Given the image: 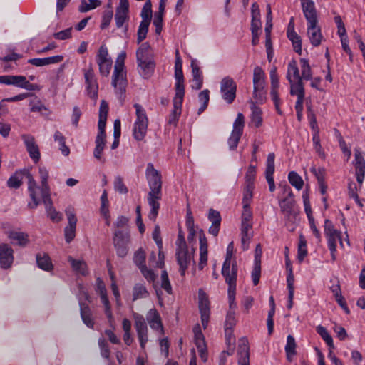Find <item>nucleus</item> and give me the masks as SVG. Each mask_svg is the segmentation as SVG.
Wrapping results in <instances>:
<instances>
[{"mask_svg":"<svg viewBox=\"0 0 365 365\" xmlns=\"http://www.w3.org/2000/svg\"><path fill=\"white\" fill-rule=\"evenodd\" d=\"M250 104L252 110V123L254 124L255 126L258 127L262 123V110L256 106L254 101H251Z\"/></svg>","mask_w":365,"mask_h":365,"instance_id":"nucleus-51","label":"nucleus"},{"mask_svg":"<svg viewBox=\"0 0 365 365\" xmlns=\"http://www.w3.org/2000/svg\"><path fill=\"white\" fill-rule=\"evenodd\" d=\"M184 95L182 93H176L173 98V110L168 118V123L170 125H176L178 121L179 117L181 115L182 105L183 102Z\"/></svg>","mask_w":365,"mask_h":365,"instance_id":"nucleus-23","label":"nucleus"},{"mask_svg":"<svg viewBox=\"0 0 365 365\" xmlns=\"http://www.w3.org/2000/svg\"><path fill=\"white\" fill-rule=\"evenodd\" d=\"M300 67L301 70H299V77L302 79V81L311 79V68L308 61L306 59L302 58L300 60Z\"/></svg>","mask_w":365,"mask_h":365,"instance_id":"nucleus-53","label":"nucleus"},{"mask_svg":"<svg viewBox=\"0 0 365 365\" xmlns=\"http://www.w3.org/2000/svg\"><path fill=\"white\" fill-rule=\"evenodd\" d=\"M317 332L320 335L323 340L326 342L329 348L334 349V345L331 336L329 334L325 327L322 325L317 327Z\"/></svg>","mask_w":365,"mask_h":365,"instance_id":"nucleus-54","label":"nucleus"},{"mask_svg":"<svg viewBox=\"0 0 365 365\" xmlns=\"http://www.w3.org/2000/svg\"><path fill=\"white\" fill-rule=\"evenodd\" d=\"M135 328L137 332L140 346L142 349L145 348V344L148 341V329L143 316L135 314H134Z\"/></svg>","mask_w":365,"mask_h":365,"instance_id":"nucleus-12","label":"nucleus"},{"mask_svg":"<svg viewBox=\"0 0 365 365\" xmlns=\"http://www.w3.org/2000/svg\"><path fill=\"white\" fill-rule=\"evenodd\" d=\"M54 141L58 143L59 150L61 153L68 156L70 153L69 148L66 145V139L63 134L59 131H56L53 135Z\"/></svg>","mask_w":365,"mask_h":365,"instance_id":"nucleus-48","label":"nucleus"},{"mask_svg":"<svg viewBox=\"0 0 365 365\" xmlns=\"http://www.w3.org/2000/svg\"><path fill=\"white\" fill-rule=\"evenodd\" d=\"M283 199L279 200V205L283 212L289 214L292 212L294 200L290 187L287 185L283 186Z\"/></svg>","mask_w":365,"mask_h":365,"instance_id":"nucleus-21","label":"nucleus"},{"mask_svg":"<svg viewBox=\"0 0 365 365\" xmlns=\"http://www.w3.org/2000/svg\"><path fill=\"white\" fill-rule=\"evenodd\" d=\"M95 143H96V148L93 151V155L96 159L101 160V153L103 150L105 143H106L105 138H101V137H96Z\"/></svg>","mask_w":365,"mask_h":365,"instance_id":"nucleus-59","label":"nucleus"},{"mask_svg":"<svg viewBox=\"0 0 365 365\" xmlns=\"http://www.w3.org/2000/svg\"><path fill=\"white\" fill-rule=\"evenodd\" d=\"M14 250L6 243L0 244V267L4 269L11 267L14 262Z\"/></svg>","mask_w":365,"mask_h":365,"instance_id":"nucleus-17","label":"nucleus"},{"mask_svg":"<svg viewBox=\"0 0 365 365\" xmlns=\"http://www.w3.org/2000/svg\"><path fill=\"white\" fill-rule=\"evenodd\" d=\"M253 98L255 103H263L266 98L264 87H253Z\"/></svg>","mask_w":365,"mask_h":365,"instance_id":"nucleus-58","label":"nucleus"},{"mask_svg":"<svg viewBox=\"0 0 365 365\" xmlns=\"http://www.w3.org/2000/svg\"><path fill=\"white\" fill-rule=\"evenodd\" d=\"M7 236L9 240L21 247H25L29 243L28 234L23 232L10 231Z\"/></svg>","mask_w":365,"mask_h":365,"instance_id":"nucleus-40","label":"nucleus"},{"mask_svg":"<svg viewBox=\"0 0 365 365\" xmlns=\"http://www.w3.org/2000/svg\"><path fill=\"white\" fill-rule=\"evenodd\" d=\"M265 86V73L259 66L254 68L253 73V87Z\"/></svg>","mask_w":365,"mask_h":365,"instance_id":"nucleus-45","label":"nucleus"},{"mask_svg":"<svg viewBox=\"0 0 365 365\" xmlns=\"http://www.w3.org/2000/svg\"><path fill=\"white\" fill-rule=\"evenodd\" d=\"M38 174L41 179V187H38L39 189L36 191V196L39 197V195H41V197L51 195L50 188L47 182L49 176L48 170L44 166H39Z\"/></svg>","mask_w":365,"mask_h":365,"instance_id":"nucleus-25","label":"nucleus"},{"mask_svg":"<svg viewBox=\"0 0 365 365\" xmlns=\"http://www.w3.org/2000/svg\"><path fill=\"white\" fill-rule=\"evenodd\" d=\"M262 247L259 244L256 246L255 251V262L254 267L252 272V279L254 285H257L260 279L261 274V257H262Z\"/></svg>","mask_w":365,"mask_h":365,"instance_id":"nucleus-27","label":"nucleus"},{"mask_svg":"<svg viewBox=\"0 0 365 365\" xmlns=\"http://www.w3.org/2000/svg\"><path fill=\"white\" fill-rule=\"evenodd\" d=\"M63 56L61 55L46 57L43 58H31L28 63L36 67H42L50 64H55L63 61Z\"/></svg>","mask_w":365,"mask_h":365,"instance_id":"nucleus-38","label":"nucleus"},{"mask_svg":"<svg viewBox=\"0 0 365 365\" xmlns=\"http://www.w3.org/2000/svg\"><path fill=\"white\" fill-rule=\"evenodd\" d=\"M113 13L112 9L110 8L104 11L102 16V21L101 27V29H106L108 27L113 19Z\"/></svg>","mask_w":365,"mask_h":365,"instance_id":"nucleus-64","label":"nucleus"},{"mask_svg":"<svg viewBox=\"0 0 365 365\" xmlns=\"http://www.w3.org/2000/svg\"><path fill=\"white\" fill-rule=\"evenodd\" d=\"M250 348L246 338H242L238 345V365H250Z\"/></svg>","mask_w":365,"mask_h":365,"instance_id":"nucleus-29","label":"nucleus"},{"mask_svg":"<svg viewBox=\"0 0 365 365\" xmlns=\"http://www.w3.org/2000/svg\"><path fill=\"white\" fill-rule=\"evenodd\" d=\"M354 166L356 170V180L361 185L365 177V160L361 155L359 148L354 149Z\"/></svg>","mask_w":365,"mask_h":365,"instance_id":"nucleus-22","label":"nucleus"},{"mask_svg":"<svg viewBox=\"0 0 365 365\" xmlns=\"http://www.w3.org/2000/svg\"><path fill=\"white\" fill-rule=\"evenodd\" d=\"M222 274L225 277L226 283L228 284V300L230 309L236 307L235 293H236V281L237 276V263L234 260L232 263L224 262L222 268Z\"/></svg>","mask_w":365,"mask_h":365,"instance_id":"nucleus-4","label":"nucleus"},{"mask_svg":"<svg viewBox=\"0 0 365 365\" xmlns=\"http://www.w3.org/2000/svg\"><path fill=\"white\" fill-rule=\"evenodd\" d=\"M84 78L88 96L92 98H97L98 86L91 67L84 71Z\"/></svg>","mask_w":365,"mask_h":365,"instance_id":"nucleus-20","label":"nucleus"},{"mask_svg":"<svg viewBox=\"0 0 365 365\" xmlns=\"http://www.w3.org/2000/svg\"><path fill=\"white\" fill-rule=\"evenodd\" d=\"M274 154L270 153L267 158V168L265 171L266 179L269 184V190H274Z\"/></svg>","mask_w":365,"mask_h":365,"instance_id":"nucleus-41","label":"nucleus"},{"mask_svg":"<svg viewBox=\"0 0 365 365\" xmlns=\"http://www.w3.org/2000/svg\"><path fill=\"white\" fill-rule=\"evenodd\" d=\"M125 58L126 53L125 51H122L118 54L115 60L112 76V86L114 87L116 92L120 94H123L125 92L127 86L126 73L124 71Z\"/></svg>","mask_w":365,"mask_h":365,"instance_id":"nucleus-5","label":"nucleus"},{"mask_svg":"<svg viewBox=\"0 0 365 365\" xmlns=\"http://www.w3.org/2000/svg\"><path fill=\"white\" fill-rule=\"evenodd\" d=\"M324 234L327 239L328 247L336 246L337 240H341V232L336 230L333 223L329 220L324 221ZM340 244L343 246V243L340 241Z\"/></svg>","mask_w":365,"mask_h":365,"instance_id":"nucleus-18","label":"nucleus"},{"mask_svg":"<svg viewBox=\"0 0 365 365\" xmlns=\"http://www.w3.org/2000/svg\"><path fill=\"white\" fill-rule=\"evenodd\" d=\"M23 176H25L28 180V191L32 200V202H29L28 206L31 209H35L41 202V198L36 196V191L39 187L29 170L25 169L19 172H16L9 178L7 185L10 188L16 189L19 187L22 184Z\"/></svg>","mask_w":365,"mask_h":365,"instance_id":"nucleus-1","label":"nucleus"},{"mask_svg":"<svg viewBox=\"0 0 365 365\" xmlns=\"http://www.w3.org/2000/svg\"><path fill=\"white\" fill-rule=\"evenodd\" d=\"M81 307V315L84 324L89 328H93L94 322L91 317V313L89 307L85 304H80Z\"/></svg>","mask_w":365,"mask_h":365,"instance_id":"nucleus-47","label":"nucleus"},{"mask_svg":"<svg viewBox=\"0 0 365 365\" xmlns=\"http://www.w3.org/2000/svg\"><path fill=\"white\" fill-rule=\"evenodd\" d=\"M200 240V262L198 267L202 269L207 264V242L206 237L202 230L199 231Z\"/></svg>","mask_w":365,"mask_h":365,"instance_id":"nucleus-34","label":"nucleus"},{"mask_svg":"<svg viewBox=\"0 0 365 365\" xmlns=\"http://www.w3.org/2000/svg\"><path fill=\"white\" fill-rule=\"evenodd\" d=\"M129 234L120 230L114 232L113 243L119 257H123L128 253L127 245L129 242Z\"/></svg>","mask_w":365,"mask_h":365,"instance_id":"nucleus-15","label":"nucleus"},{"mask_svg":"<svg viewBox=\"0 0 365 365\" xmlns=\"http://www.w3.org/2000/svg\"><path fill=\"white\" fill-rule=\"evenodd\" d=\"M176 257L180 266L181 275H185V271L191 260V255L188 254L187 248H180L176 250Z\"/></svg>","mask_w":365,"mask_h":365,"instance_id":"nucleus-32","label":"nucleus"},{"mask_svg":"<svg viewBox=\"0 0 365 365\" xmlns=\"http://www.w3.org/2000/svg\"><path fill=\"white\" fill-rule=\"evenodd\" d=\"M287 265V271L288 272V274L287 277V289L289 291L288 298V308L291 309L293 304V297H294V274L292 272V269L291 267L290 262L288 261L286 262Z\"/></svg>","mask_w":365,"mask_h":365,"instance_id":"nucleus-39","label":"nucleus"},{"mask_svg":"<svg viewBox=\"0 0 365 365\" xmlns=\"http://www.w3.org/2000/svg\"><path fill=\"white\" fill-rule=\"evenodd\" d=\"M136 61L140 75L145 78H149L154 71L155 63L152 49L148 43H142L138 48Z\"/></svg>","mask_w":365,"mask_h":365,"instance_id":"nucleus-2","label":"nucleus"},{"mask_svg":"<svg viewBox=\"0 0 365 365\" xmlns=\"http://www.w3.org/2000/svg\"><path fill=\"white\" fill-rule=\"evenodd\" d=\"M120 120L118 119H116L114 121L113 125V136H114V141L111 145L112 149H115L118 145H119V138L120 136Z\"/></svg>","mask_w":365,"mask_h":365,"instance_id":"nucleus-62","label":"nucleus"},{"mask_svg":"<svg viewBox=\"0 0 365 365\" xmlns=\"http://www.w3.org/2000/svg\"><path fill=\"white\" fill-rule=\"evenodd\" d=\"M318 22L307 24V36L310 43L314 46H318L322 39L320 28L317 25Z\"/></svg>","mask_w":365,"mask_h":365,"instance_id":"nucleus-33","label":"nucleus"},{"mask_svg":"<svg viewBox=\"0 0 365 365\" xmlns=\"http://www.w3.org/2000/svg\"><path fill=\"white\" fill-rule=\"evenodd\" d=\"M252 236V223L241 222V243L244 250L248 249Z\"/></svg>","mask_w":365,"mask_h":365,"instance_id":"nucleus-36","label":"nucleus"},{"mask_svg":"<svg viewBox=\"0 0 365 365\" xmlns=\"http://www.w3.org/2000/svg\"><path fill=\"white\" fill-rule=\"evenodd\" d=\"M108 106L105 101H102L99 110V119L98 123V133L96 137L106 138L105 128L106 124Z\"/></svg>","mask_w":365,"mask_h":365,"instance_id":"nucleus-30","label":"nucleus"},{"mask_svg":"<svg viewBox=\"0 0 365 365\" xmlns=\"http://www.w3.org/2000/svg\"><path fill=\"white\" fill-rule=\"evenodd\" d=\"M46 207V212L49 218L54 221L58 222L61 220V214L56 210L53 206L51 195L41 197Z\"/></svg>","mask_w":365,"mask_h":365,"instance_id":"nucleus-37","label":"nucleus"},{"mask_svg":"<svg viewBox=\"0 0 365 365\" xmlns=\"http://www.w3.org/2000/svg\"><path fill=\"white\" fill-rule=\"evenodd\" d=\"M38 267L45 271L53 269V264L50 257L46 253H39L36 255Z\"/></svg>","mask_w":365,"mask_h":365,"instance_id":"nucleus-44","label":"nucleus"},{"mask_svg":"<svg viewBox=\"0 0 365 365\" xmlns=\"http://www.w3.org/2000/svg\"><path fill=\"white\" fill-rule=\"evenodd\" d=\"M287 78L290 83V93L292 96H297L296 108L299 110L303 104L304 98V89L303 83L299 77V70L295 61H292L289 63Z\"/></svg>","mask_w":365,"mask_h":365,"instance_id":"nucleus-3","label":"nucleus"},{"mask_svg":"<svg viewBox=\"0 0 365 365\" xmlns=\"http://www.w3.org/2000/svg\"><path fill=\"white\" fill-rule=\"evenodd\" d=\"M254 188L255 182H245L242 198L243 207H250L253 197Z\"/></svg>","mask_w":365,"mask_h":365,"instance_id":"nucleus-43","label":"nucleus"},{"mask_svg":"<svg viewBox=\"0 0 365 365\" xmlns=\"http://www.w3.org/2000/svg\"><path fill=\"white\" fill-rule=\"evenodd\" d=\"M307 255V240L303 235L299 237L297 259L301 262L304 260Z\"/></svg>","mask_w":365,"mask_h":365,"instance_id":"nucleus-52","label":"nucleus"},{"mask_svg":"<svg viewBox=\"0 0 365 365\" xmlns=\"http://www.w3.org/2000/svg\"><path fill=\"white\" fill-rule=\"evenodd\" d=\"M11 85L29 91L35 90L36 88V85L30 83L29 81L26 80V78L23 76H13Z\"/></svg>","mask_w":365,"mask_h":365,"instance_id":"nucleus-42","label":"nucleus"},{"mask_svg":"<svg viewBox=\"0 0 365 365\" xmlns=\"http://www.w3.org/2000/svg\"><path fill=\"white\" fill-rule=\"evenodd\" d=\"M146 178L150 191L161 192L162 181L160 173L154 168L152 163H148L146 168Z\"/></svg>","mask_w":365,"mask_h":365,"instance_id":"nucleus-13","label":"nucleus"},{"mask_svg":"<svg viewBox=\"0 0 365 365\" xmlns=\"http://www.w3.org/2000/svg\"><path fill=\"white\" fill-rule=\"evenodd\" d=\"M301 6L307 24L318 22L317 10L313 0L302 3Z\"/></svg>","mask_w":365,"mask_h":365,"instance_id":"nucleus-35","label":"nucleus"},{"mask_svg":"<svg viewBox=\"0 0 365 365\" xmlns=\"http://www.w3.org/2000/svg\"><path fill=\"white\" fill-rule=\"evenodd\" d=\"M161 199V192H154L150 191L148 195V202L150 207V212L149 213L150 220L155 221L158 213L160 208L159 200Z\"/></svg>","mask_w":365,"mask_h":365,"instance_id":"nucleus-28","label":"nucleus"},{"mask_svg":"<svg viewBox=\"0 0 365 365\" xmlns=\"http://www.w3.org/2000/svg\"><path fill=\"white\" fill-rule=\"evenodd\" d=\"M288 178L291 185L295 187L296 189L300 190L302 188L304 185L303 180L296 172H290L289 173Z\"/></svg>","mask_w":365,"mask_h":365,"instance_id":"nucleus-57","label":"nucleus"},{"mask_svg":"<svg viewBox=\"0 0 365 365\" xmlns=\"http://www.w3.org/2000/svg\"><path fill=\"white\" fill-rule=\"evenodd\" d=\"M66 215L68 220V225L64 229L66 242L70 243L76 236L77 217L73 207H68L66 210Z\"/></svg>","mask_w":365,"mask_h":365,"instance_id":"nucleus-14","label":"nucleus"},{"mask_svg":"<svg viewBox=\"0 0 365 365\" xmlns=\"http://www.w3.org/2000/svg\"><path fill=\"white\" fill-rule=\"evenodd\" d=\"M151 2L150 0H148L140 13V16L142 18V21L140 24L138 31V43H140L143 41L145 38L147 33L148 31V27L151 20L152 16V9H151Z\"/></svg>","mask_w":365,"mask_h":365,"instance_id":"nucleus-7","label":"nucleus"},{"mask_svg":"<svg viewBox=\"0 0 365 365\" xmlns=\"http://www.w3.org/2000/svg\"><path fill=\"white\" fill-rule=\"evenodd\" d=\"M199 309L200 312H210L207 297L202 289L199 291Z\"/></svg>","mask_w":365,"mask_h":365,"instance_id":"nucleus-56","label":"nucleus"},{"mask_svg":"<svg viewBox=\"0 0 365 365\" xmlns=\"http://www.w3.org/2000/svg\"><path fill=\"white\" fill-rule=\"evenodd\" d=\"M128 13L127 11H118L116 10L115 15V20L116 26L118 28H120L123 26V24L128 19Z\"/></svg>","mask_w":365,"mask_h":365,"instance_id":"nucleus-63","label":"nucleus"},{"mask_svg":"<svg viewBox=\"0 0 365 365\" xmlns=\"http://www.w3.org/2000/svg\"><path fill=\"white\" fill-rule=\"evenodd\" d=\"M149 292L145 287L140 283L136 284L133 289V300L135 301L139 299L147 298Z\"/></svg>","mask_w":365,"mask_h":365,"instance_id":"nucleus-49","label":"nucleus"},{"mask_svg":"<svg viewBox=\"0 0 365 365\" xmlns=\"http://www.w3.org/2000/svg\"><path fill=\"white\" fill-rule=\"evenodd\" d=\"M68 262L71 263L73 269L78 274L85 275L87 274V266L85 262L76 260L71 257H68Z\"/></svg>","mask_w":365,"mask_h":365,"instance_id":"nucleus-50","label":"nucleus"},{"mask_svg":"<svg viewBox=\"0 0 365 365\" xmlns=\"http://www.w3.org/2000/svg\"><path fill=\"white\" fill-rule=\"evenodd\" d=\"M236 322L234 311H229L225 319V332L226 336L232 334V329L235 326Z\"/></svg>","mask_w":365,"mask_h":365,"instance_id":"nucleus-55","label":"nucleus"},{"mask_svg":"<svg viewBox=\"0 0 365 365\" xmlns=\"http://www.w3.org/2000/svg\"><path fill=\"white\" fill-rule=\"evenodd\" d=\"M96 62L100 73L103 76H108L112 68L113 61L108 54V48L104 45H102L98 50Z\"/></svg>","mask_w":365,"mask_h":365,"instance_id":"nucleus-8","label":"nucleus"},{"mask_svg":"<svg viewBox=\"0 0 365 365\" xmlns=\"http://www.w3.org/2000/svg\"><path fill=\"white\" fill-rule=\"evenodd\" d=\"M244 127V116L238 113L233 123V129L228 139V145L230 150H235L242 134Z\"/></svg>","mask_w":365,"mask_h":365,"instance_id":"nucleus-11","label":"nucleus"},{"mask_svg":"<svg viewBox=\"0 0 365 365\" xmlns=\"http://www.w3.org/2000/svg\"><path fill=\"white\" fill-rule=\"evenodd\" d=\"M96 292L99 294L101 303L104 307V312L110 326H113L114 317L111 310V306L107 297L105 284L99 278L96 281Z\"/></svg>","mask_w":365,"mask_h":365,"instance_id":"nucleus-10","label":"nucleus"},{"mask_svg":"<svg viewBox=\"0 0 365 365\" xmlns=\"http://www.w3.org/2000/svg\"><path fill=\"white\" fill-rule=\"evenodd\" d=\"M101 5V1L99 0H88V2L82 1L81 4L79 7V11L81 12H86L89 10L96 9Z\"/></svg>","mask_w":365,"mask_h":365,"instance_id":"nucleus-61","label":"nucleus"},{"mask_svg":"<svg viewBox=\"0 0 365 365\" xmlns=\"http://www.w3.org/2000/svg\"><path fill=\"white\" fill-rule=\"evenodd\" d=\"M296 342L294 338L289 335L287 339V344L285 346V351L287 354V360L291 361L293 357L296 355Z\"/></svg>","mask_w":365,"mask_h":365,"instance_id":"nucleus-46","label":"nucleus"},{"mask_svg":"<svg viewBox=\"0 0 365 365\" xmlns=\"http://www.w3.org/2000/svg\"><path fill=\"white\" fill-rule=\"evenodd\" d=\"M210 91L207 89L203 90L199 93L198 98L199 101L202 103L200 108L198 110V113L200 114L203 112L207 107L208 102L210 100L209 96Z\"/></svg>","mask_w":365,"mask_h":365,"instance_id":"nucleus-60","label":"nucleus"},{"mask_svg":"<svg viewBox=\"0 0 365 365\" xmlns=\"http://www.w3.org/2000/svg\"><path fill=\"white\" fill-rule=\"evenodd\" d=\"M237 84L234 80L226 76L220 81V93L222 98L227 103H232L236 97Z\"/></svg>","mask_w":365,"mask_h":365,"instance_id":"nucleus-9","label":"nucleus"},{"mask_svg":"<svg viewBox=\"0 0 365 365\" xmlns=\"http://www.w3.org/2000/svg\"><path fill=\"white\" fill-rule=\"evenodd\" d=\"M267 24H266V26L264 29L265 36H266L265 46H266L267 59L269 62H271V61L272 59V8L269 4L267 5Z\"/></svg>","mask_w":365,"mask_h":365,"instance_id":"nucleus-16","label":"nucleus"},{"mask_svg":"<svg viewBox=\"0 0 365 365\" xmlns=\"http://www.w3.org/2000/svg\"><path fill=\"white\" fill-rule=\"evenodd\" d=\"M133 107L135 109V120L133 128V135L136 140H142L146 133L148 125V118L143 107L135 103Z\"/></svg>","mask_w":365,"mask_h":365,"instance_id":"nucleus-6","label":"nucleus"},{"mask_svg":"<svg viewBox=\"0 0 365 365\" xmlns=\"http://www.w3.org/2000/svg\"><path fill=\"white\" fill-rule=\"evenodd\" d=\"M193 333L195 335V342L197 348L200 358L203 361H206L207 359V347L205 341V337L201 331L200 326L196 324L193 327Z\"/></svg>","mask_w":365,"mask_h":365,"instance_id":"nucleus-19","label":"nucleus"},{"mask_svg":"<svg viewBox=\"0 0 365 365\" xmlns=\"http://www.w3.org/2000/svg\"><path fill=\"white\" fill-rule=\"evenodd\" d=\"M182 59H178L175 62V78L176 80L175 83V93L185 94V86H184V77L182 73Z\"/></svg>","mask_w":365,"mask_h":365,"instance_id":"nucleus-31","label":"nucleus"},{"mask_svg":"<svg viewBox=\"0 0 365 365\" xmlns=\"http://www.w3.org/2000/svg\"><path fill=\"white\" fill-rule=\"evenodd\" d=\"M146 321L152 329L159 331L160 334L163 333L161 317L157 309H150L147 312Z\"/></svg>","mask_w":365,"mask_h":365,"instance_id":"nucleus-24","label":"nucleus"},{"mask_svg":"<svg viewBox=\"0 0 365 365\" xmlns=\"http://www.w3.org/2000/svg\"><path fill=\"white\" fill-rule=\"evenodd\" d=\"M22 139L31 158L35 162L40 159V152L34 138L31 135H24Z\"/></svg>","mask_w":365,"mask_h":365,"instance_id":"nucleus-26","label":"nucleus"}]
</instances>
